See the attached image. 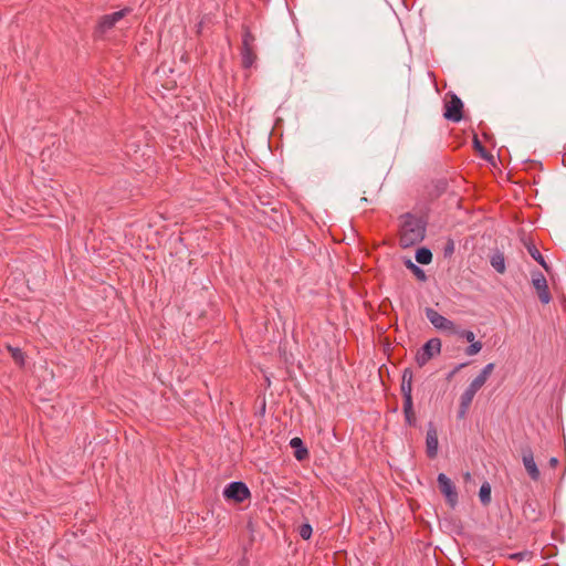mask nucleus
Listing matches in <instances>:
<instances>
[{"instance_id":"4be33fe9","label":"nucleus","mask_w":566,"mask_h":566,"mask_svg":"<svg viewBox=\"0 0 566 566\" xmlns=\"http://www.w3.org/2000/svg\"><path fill=\"white\" fill-rule=\"evenodd\" d=\"M400 390H401V395L403 397V402L405 401H412V384H406L403 380L401 381V386H400Z\"/></svg>"},{"instance_id":"f03ea898","label":"nucleus","mask_w":566,"mask_h":566,"mask_svg":"<svg viewBox=\"0 0 566 566\" xmlns=\"http://www.w3.org/2000/svg\"><path fill=\"white\" fill-rule=\"evenodd\" d=\"M255 36L250 28L245 24L242 25V44L240 48L241 65L248 70L254 65L258 60L255 52Z\"/></svg>"},{"instance_id":"cd10ccee","label":"nucleus","mask_w":566,"mask_h":566,"mask_svg":"<svg viewBox=\"0 0 566 566\" xmlns=\"http://www.w3.org/2000/svg\"><path fill=\"white\" fill-rule=\"evenodd\" d=\"M495 365L493 363H490L484 366V368L481 370V375H484V377L488 379L490 375L493 373Z\"/></svg>"},{"instance_id":"f257e3e1","label":"nucleus","mask_w":566,"mask_h":566,"mask_svg":"<svg viewBox=\"0 0 566 566\" xmlns=\"http://www.w3.org/2000/svg\"><path fill=\"white\" fill-rule=\"evenodd\" d=\"M399 244L407 249L420 243L426 235L427 220L421 216L407 212L400 216Z\"/></svg>"},{"instance_id":"20e7f679","label":"nucleus","mask_w":566,"mask_h":566,"mask_svg":"<svg viewBox=\"0 0 566 566\" xmlns=\"http://www.w3.org/2000/svg\"><path fill=\"white\" fill-rule=\"evenodd\" d=\"M532 286L534 287L539 302L543 305L549 304L552 294L548 289L547 280L541 271H533L531 273Z\"/></svg>"},{"instance_id":"9b49d317","label":"nucleus","mask_w":566,"mask_h":566,"mask_svg":"<svg viewBox=\"0 0 566 566\" xmlns=\"http://www.w3.org/2000/svg\"><path fill=\"white\" fill-rule=\"evenodd\" d=\"M438 432L432 423L429 424L426 437V453L429 459H434L438 454Z\"/></svg>"},{"instance_id":"0eeeda50","label":"nucleus","mask_w":566,"mask_h":566,"mask_svg":"<svg viewBox=\"0 0 566 566\" xmlns=\"http://www.w3.org/2000/svg\"><path fill=\"white\" fill-rule=\"evenodd\" d=\"M426 316L436 328L449 333H457L455 324L452 321L439 314L436 310L427 307Z\"/></svg>"},{"instance_id":"39448f33","label":"nucleus","mask_w":566,"mask_h":566,"mask_svg":"<svg viewBox=\"0 0 566 566\" xmlns=\"http://www.w3.org/2000/svg\"><path fill=\"white\" fill-rule=\"evenodd\" d=\"M440 492L446 496L450 507H455L459 501L458 491L453 482L444 474L439 473L437 478Z\"/></svg>"},{"instance_id":"dca6fc26","label":"nucleus","mask_w":566,"mask_h":566,"mask_svg":"<svg viewBox=\"0 0 566 566\" xmlns=\"http://www.w3.org/2000/svg\"><path fill=\"white\" fill-rule=\"evenodd\" d=\"M490 262L496 272L501 274L505 272V259L503 253L497 252L493 254Z\"/></svg>"},{"instance_id":"473e14b6","label":"nucleus","mask_w":566,"mask_h":566,"mask_svg":"<svg viewBox=\"0 0 566 566\" xmlns=\"http://www.w3.org/2000/svg\"><path fill=\"white\" fill-rule=\"evenodd\" d=\"M474 379L480 384L481 387H483L488 380L484 377V375H481V374H479Z\"/></svg>"},{"instance_id":"423d86ee","label":"nucleus","mask_w":566,"mask_h":566,"mask_svg":"<svg viewBox=\"0 0 566 566\" xmlns=\"http://www.w3.org/2000/svg\"><path fill=\"white\" fill-rule=\"evenodd\" d=\"M227 500H233L237 503H242L251 496L249 488L243 482H231L223 491Z\"/></svg>"},{"instance_id":"7c9ffc66","label":"nucleus","mask_w":566,"mask_h":566,"mask_svg":"<svg viewBox=\"0 0 566 566\" xmlns=\"http://www.w3.org/2000/svg\"><path fill=\"white\" fill-rule=\"evenodd\" d=\"M481 388L482 387L480 386V384L475 379H473L467 389L472 391L473 394H476Z\"/></svg>"},{"instance_id":"c756f323","label":"nucleus","mask_w":566,"mask_h":566,"mask_svg":"<svg viewBox=\"0 0 566 566\" xmlns=\"http://www.w3.org/2000/svg\"><path fill=\"white\" fill-rule=\"evenodd\" d=\"M412 378H413V375H412V371L409 369V368H406L403 370V374H402V380L407 384H412Z\"/></svg>"},{"instance_id":"1a4fd4ad","label":"nucleus","mask_w":566,"mask_h":566,"mask_svg":"<svg viewBox=\"0 0 566 566\" xmlns=\"http://www.w3.org/2000/svg\"><path fill=\"white\" fill-rule=\"evenodd\" d=\"M132 10L129 8H124L119 11L113 12L111 14L103 15L97 24L96 31L99 33H105L112 28L115 27V24L120 21L125 15H127Z\"/></svg>"},{"instance_id":"412c9836","label":"nucleus","mask_w":566,"mask_h":566,"mask_svg":"<svg viewBox=\"0 0 566 566\" xmlns=\"http://www.w3.org/2000/svg\"><path fill=\"white\" fill-rule=\"evenodd\" d=\"M527 250L531 254V256L537 261L546 271L549 270V266L547 265V263L545 262L542 253L538 251V249L535 247V245H530L527 247Z\"/></svg>"},{"instance_id":"f3484780","label":"nucleus","mask_w":566,"mask_h":566,"mask_svg":"<svg viewBox=\"0 0 566 566\" xmlns=\"http://www.w3.org/2000/svg\"><path fill=\"white\" fill-rule=\"evenodd\" d=\"M416 261L420 264H429L432 261V252L427 248H419L416 251Z\"/></svg>"},{"instance_id":"6ab92c4d","label":"nucleus","mask_w":566,"mask_h":566,"mask_svg":"<svg viewBox=\"0 0 566 566\" xmlns=\"http://www.w3.org/2000/svg\"><path fill=\"white\" fill-rule=\"evenodd\" d=\"M479 497L484 506H488L491 503V484L489 482H484L481 485Z\"/></svg>"},{"instance_id":"7ed1b4c3","label":"nucleus","mask_w":566,"mask_h":566,"mask_svg":"<svg viewBox=\"0 0 566 566\" xmlns=\"http://www.w3.org/2000/svg\"><path fill=\"white\" fill-rule=\"evenodd\" d=\"M441 352V340L437 337L429 339L416 355V363L419 367H423L430 359L439 355Z\"/></svg>"},{"instance_id":"9d476101","label":"nucleus","mask_w":566,"mask_h":566,"mask_svg":"<svg viewBox=\"0 0 566 566\" xmlns=\"http://www.w3.org/2000/svg\"><path fill=\"white\" fill-rule=\"evenodd\" d=\"M463 103L457 96L452 95L446 103L444 117L452 122H460L462 119Z\"/></svg>"},{"instance_id":"a878e982","label":"nucleus","mask_w":566,"mask_h":566,"mask_svg":"<svg viewBox=\"0 0 566 566\" xmlns=\"http://www.w3.org/2000/svg\"><path fill=\"white\" fill-rule=\"evenodd\" d=\"M461 338H464L467 342L472 343L475 339V335L472 331L462 329L460 332L457 331V333Z\"/></svg>"},{"instance_id":"6e6552de","label":"nucleus","mask_w":566,"mask_h":566,"mask_svg":"<svg viewBox=\"0 0 566 566\" xmlns=\"http://www.w3.org/2000/svg\"><path fill=\"white\" fill-rule=\"evenodd\" d=\"M522 461L524 468L531 478V480L537 482L541 478V472L537 468V464L534 460V453L530 446H524L521 448Z\"/></svg>"},{"instance_id":"aec40b11","label":"nucleus","mask_w":566,"mask_h":566,"mask_svg":"<svg viewBox=\"0 0 566 566\" xmlns=\"http://www.w3.org/2000/svg\"><path fill=\"white\" fill-rule=\"evenodd\" d=\"M405 264H406V268L408 270H410L412 272V274L419 281H426L427 280V275H426L424 271L421 268H419L418 265H416L415 263H412L411 260H407Z\"/></svg>"},{"instance_id":"2eb2a0df","label":"nucleus","mask_w":566,"mask_h":566,"mask_svg":"<svg viewBox=\"0 0 566 566\" xmlns=\"http://www.w3.org/2000/svg\"><path fill=\"white\" fill-rule=\"evenodd\" d=\"M7 349L11 354V357L14 360V363L20 367H23L25 363L24 353L20 348L13 347L11 345H7Z\"/></svg>"},{"instance_id":"393cba45","label":"nucleus","mask_w":566,"mask_h":566,"mask_svg":"<svg viewBox=\"0 0 566 566\" xmlns=\"http://www.w3.org/2000/svg\"><path fill=\"white\" fill-rule=\"evenodd\" d=\"M453 253H454V241L449 238L443 248V255L446 258H450V256H452Z\"/></svg>"},{"instance_id":"ddd939ff","label":"nucleus","mask_w":566,"mask_h":566,"mask_svg":"<svg viewBox=\"0 0 566 566\" xmlns=\"http://www.w3.org/2000/svg\"><path fill=\"white\" fill-rule=\"evenodd\" d=\"M290 446L292 449H294V457L298 461H303L308 458V450L304 446L301 438L295 437V438L291 439Z\"/></svg>"},{"instance_id":"b1692460","label":"nucleus","mask_w":566,"mask_h":566,"mask_svg":"<svg viewBox=\"0 0 566 566\" xmlns=\"http://www.w3.org/2000/svg\"><path fill=\"white\" fill-rule=\"evenodd\" d=\"M483 345L481 342H472L470 346L465 348V354L468 356L476 355L481 349Z\"/></svg>"},{"instance_id":"72a5a7b5","label":"nucleus","mask_w":566,"mask_h":566,"mask_svg":"<svg viewBox=\"0 0 566 566\" xmlns=\"http://www.w3.org/2000/svg\"><path fill=\"white\" fill-rule=\"evenodd\" d=\"M559 461L557 458L553 457L549 459L548 461V465L552 468V469H556L557 465H558Z\"/></svg>"},{"instance_id":"f8f14e48","label":"nucleus","mask_w":566,"mask_h":566,"mask_svg":"<svg viewBox=\"0 0 566 566\" xmlns=\"http://www.w3.org/2000/svg\"><path fill=\"white\" fill-rule=\"evenodd\" d=\"M474 396H475V394H473L472 391H470L468 389H465L464 392L461 395L459 410H458L459 419H464L467 417Z\"/></svg>"},{"instance_id":"a211bd4d","label":"nucleus","mask_w":566,"mask_h":566,"mask_svg":"<svg viewBox=\"0 0 566 566\" xmlns=\"http://www.w3.org/2000/svg\"><path fill=\"white\" fill-rule=\"evenodd\" d=\"M403 413L406 418V422L409 426L416 424V413L413 410V402L412 401H405L403 402Z\"/></svg>"},{"instance_id":"2f4dec72","label":"nucleus","mask_w":566,"mask_h":566,"mask_svg":"<svg viewBox=\"0 0 566 566\" xmlns=\"http://www.w3.org/2000/svg\"><path fill=\"white\" fill-rule=\"evenodd\" d=\"M468 363H463L458 365L450 374L448 375V379H451L461 368L465 367Z\"/></svg>"},{"instance_id":"bb28decb","label":"nucleus","mask_w":566,"mask_h":566,"mask_svg":"<svg viewBox=\"0 0 566 566\" xmlns=\"http://www.w3.org/2000/svg\"><path fill=\"white\" fill-rule=\"evenodd\" d=\"M473 144H474V148L480 151V154L482 155L483 158H488V155H486V150L485 148L483 147V145L481 144V142L479 140V138L475 136L474 139H473Z\"/></svg>"},{"instance_id":"c85d7f7f","label":"nucleus","mask_w":566,"mask_h":566,"mask_svg":"<svg viewBox=\"0 0 566 566\" xmlns=\"http://www.w3.org/2000/svg\"><path fill=\"white\" fill-rule=\"evenodd\" d=\"M495 365L493 363H490L484 366V368L481 370V375H484V377L488 379L490 375L493 373Z\"/></svg>"},{"instance_id":"f704fd0d","label":"nucleus","mask_w":566,"mask_h":566,"mask_svg":"<svg viewBox=\"0 0 566 566\" xmlns=\"http://www.w3.org/2000/svg\"><path fill=\"white\" fill-rule=\"evenodd\" d=\"M525 553H518V554H514L512 555L513 558H522V556L524 555Z\"/></svg>"},{"instance_id":"4468645a","label":"nucleus","mask_w":566,"mask_h":566,"mask_svg":"<svg viewBox=\"0 0 566 566\" xmlns=\"http://www.w3.org/2000/svg\"><path fill=\"white\" fill-rule=\"evenodd\" d=\"M523 515L526 520L537 521L541 516V512L537 510V503L535 501H525L523 504Z\"/></svg>"},{"instance_id":"5701e85b","label":"nucleus","mask_w":566,"mask_h":566,"mask_svg":"<svg viewBox=\"0 0 566 566\" xmlns=\"http://www.w3.org/2000/svg\"><path fill=\"white\" fill-rule=\"evenodd\" d=\"M312 526L308 524V523H305V524H302L300 527H298V535L303 538V539H308L311 538L312 536Z\"/></svg>"},{"instance_id":"c9c22d12","label":"nucleus","mask_w":566,"mask_h":566,"mask_svg":"<svg viewBox=\"0 0 566 566\" xmlns=\"http://www.w3.org/2000/svg\"><path fill=\"white\" fill-rule=\"evenodd\" d=\"M470 479H471V474H470L469 472H467V473L464 474V480H465V481H469Z\"/></svg>"}]
</instances>
